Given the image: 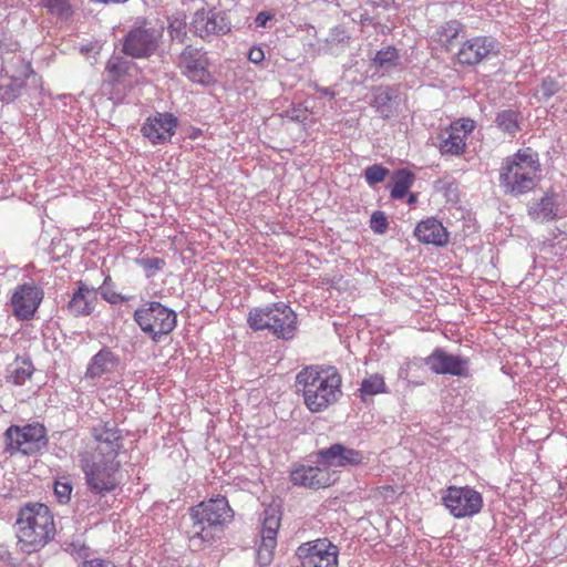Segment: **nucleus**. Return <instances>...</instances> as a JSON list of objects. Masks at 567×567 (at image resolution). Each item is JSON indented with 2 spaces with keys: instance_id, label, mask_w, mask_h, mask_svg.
Masks as SVG:
<instances>
[{
  "instance_id": "24",
  "label": "nucleus",
  "mask_w": 567,
  "mask_h": 567,
  "mask_svg": "<svg viewBox=\"0 0 567 567\" xmlns=\"http://www.w3.org/2000/svg\"><path fill=\"white\" fill-rule=\"evenodd\" d=\"M34 370L30 358L17 357L14 361L7 367L6 380L13 385H23L31 379Z\"/></svg>"
},
{
  "instance_id": "3",
  "label": "nucleus",
  "mask_w": 567,
  "mask_h": 567,
  "mask_svg": "<svg viewBox=\"0 0 567 567\" xmlns=\"http://www.w3.org/2000/svg\"><path fill=\"white\" fill-rule=\"evenodd\" d=\"M298 390L302 392L306 406L311 412H321L334 404L341 396V375L334 368L318 370L302 369L296 377Z\"/></svg>"
},
{
  "instance_id": "50",
  "label": "nucleus",
  "mask_w": 567,
  "mask_h": 567,
  "mask_svg": "<svg viewBox=\"0 0 567 567\" xmlns=\"http://www.w3.org/2000/svg\"><path fill=\"white\" fill-rule=\"evenodd\" d=\"M0 559L6 563H11L12 560V554L4 545H0Z\"/></svg>"
},
{
  "instance_id": "30",
  "label": "nucleus",
  "mask_w": 567,
  "mask_h": 567,
  "mask_svg": "<svg viewBox=\"0 0 567 567\" xmlns=\"http://www.w3.org/2000/svg\"><path fill=\"white\" fill-rule=\"evenodd\" d=\"M371 106L384 118L392 114V91L389 86H378L373 89V99Z\"/></svg>"
},
{
  "instance_id": "7",
  "label": "nucleus",
  "mask_w": 567,
  "mask_h": 567,
  "mask_svg": "<svg viewBox=\"0 0 567 567\" xmlns=\"http://www.w3.org/2000/svg\"><path fill=\"white\" fill-rule=\"evenodd\" d=\"M297 318L292 309L282 303L255 308L249 312L248 323L254 330L268 329L278 338L289 340L295 336Z\"/></svg>"
},
{
  "instance_id": "54",
  "label": "nucleus",
  "mask_w": 567,
  "mask_h": 567,
  "mask_svg": "<svg viewBox=\"0 0 567 567\" xmlns=\"http://www.w3.org/2000/svg\"><path fill=\"white\" fill-rule=\"evenodd\" d=\"M411 287L414 288L416 291H420L423 286L417 285V286H411Z\"/></svg>"
},
{
  "instance_id": "43",
  "label": "nucleus",
  "mask_w": 567,
  "mask_h": 567,
  "mask_svg": "<svg viewBox=\"0 0 567 567\" xmlns=\"http://www.w3.org/2000/svg\"><path fill=\"white\" fill-rule=\"evenodd\" d=\"M388 219L384 213L377 210L371 215L370 227L377 234H384L388 229Z\"/></svg>"
},
{
  "instance_id": "32",
  "label": "nucleus",
  "mask_w": 567,
  "mask_h": 567,
  "mask_svg": "<svg viewBox=\"0 0 567 567\" xmlns=\"http://www.w3.org/2000/svg\"><path fill=\"white\" fill-rule=\"evenodd\" d=\"M25 83L21 79H10L8 82L0 83V101L11 103L19 97Z\"/></svg>"
},
{
  "instance_id": "14",
  "label": "nucleus",
  "mask_w": 567,
  "mask_h": 567,
  "mask_svg": "<svg viewBox=\"0 0 567 567\" xmlns=\"http://www.w3.org/2000/svg\"><path fill=\"white\" fill-rule=\"evenodd\" d=\"M498 43L494 38L478 35L464 41L454 58L456 63L472 66L498 54Z\"/></svg>"
},
{
  "instance_id": "17",
  "label": "nucleus",
  "mask_w": 567,
  "mask_h": 567,
  "mask_svg": "<svg viewBox=\"0 0 567 567\" xmlns=\"http://www.w3.org/2000/svg\"><path fill=\"white\" fill-rule=\"evenodd\" d=\"M43 299L40 286H18L11 296L13 315L20 320L33 318Z\"/></svg>"
},
{
  "instance_id": "5",
  "label": "nucleus",
  "mask_w": 567,
  "mask_h": 567,
  "mask_svg": "<svg viewBox=\"0 0 567 567\" xmlns=\"http://www.w3.org/2000/svg\"><path fill=\"white\" fill-rule=\"evenodd\" d=\"M192 527L188 530L189 540L200 547L212 542L217 530L221 529L233 518V511L224 496L204 501L190 508Z\"/></svg>"
},
{
  "instance_id": "11",
  "label": "nucleus",
  "mask_w": 567,
  "mask_h": 567,
  "mask_svg": "<svg viewBox=\"0 0 567 567\" xmlns=\"http://www.w3.org/2000/svg\"><path fill=\"white\" fill-rule=\"evenodd\" d=\"M442 502L455 518L474 516L483 507L481 493L470 486H449L442 496Z\"/></svg>"
},
{
  "instance_id": "9",
  "label": "nucleus",
  "mask_w": 567,
  "mask_h": 567,
  "mask_svg": "<svg viewBox=\"0 0 567 567\" xmlns=\"http://www.w3.org/2000/svg\"><path fill=\"white\" fill-rule=\"evenodd\" d=\"M7 451L32 455L48 443L47 430L40 423L24 426L11 425L6 433Z\"/></svg>"
},
{
  "instance_id": "20",
  "label": "nucleus",
  "mask_w": 567,
  "mask_h": 567,
  "mask_svg": "<svg viewBox=\"0 0 567 567\" xmlns=\"http://www.w3.org/2000/svg\"><path fill=\"white\" fill-rule=\"evenodd\" d=\"M293 485L311 489L328 487L332 484V475L327 467L301 465L290 474Z\"/></svg>"
},
{
  "instance_id": "49",
  "label": "nucleus",
  "mask_w": 567,
  "mask_h": 567,
  "mask_svg": "<svg viewBox=\"0 0 567 567\" xmlns=\"http://www.w3.org/2000/svg\"><path fill=\"white\" fill-rule=\"evenodd\" d=\"M272 19V14L268 11H261L257 14L255 22L257 27L264 28L267 25V22Z\"/></svg>"
},
{
  "instance_id": "27",
  "label": "nucleus",
  "mask_w": 567,
  "mask_h": 567,
  "mask_svg": "<svg viewBox=\"0 0 567 567\" xmlns=\"http://www.w3.org/2000/svg\"><path fill=\"white\" fill-rule=\"evenodd\" d=\"M116 362L114 353L104 348L100 350L92 359L87 365L85 377L90 379L100 378L105 373L111 372L112 368Z\"/></svg>"
},
{
  "instance_id": "31",
  "label": "nucleus",
  "mask_w": 567,
  "mask_h": 567,
  "mask_svg": "<svg viewBox=\"0 0 567 567\" xmlns=\"http://www.w3.org/2000/svg\"><path fill=\"white\" fill-rule=\"evenodd\" d=\"M518 115L514 110L501 111L495 117V124L497 128L513 136L519 131Z\"/></svg>"
},
{
  "instance_id": "1",
  "label": "nucleus",
  "mask_w": 567,
  "mask_h": 567,
  "mask_svg": "<svg viewBox=\"0 0 567 567\" xmlns=\"http://www.w3.org/2000/svg\"><path fill=\"white\" fill-rule=\"evenodd\" d=\"M91 433L96 444L79 454L80 467L89 491L103 497L121 484L117 477L121 462L117 456L123 447V436L110 422L93 426Z\"/></svg>"
},
{
  "instance_id": "40",
  "label": "nucleus",
  "mask_w": 567,
  "mask_h": 567,
  "mask_svg": "<svg viewBox=\"0 0 567 567\" xmlns=\"http://www.w3.org/2000/svg\"><path fill=\"white\" fill-rule=\"evenodd\" d=\"M42 2L51 14L61 19H68L72 14V8L68 0H42Z\"/></svg>"
},
{
  "instance_id": "15",
  "label": "nucleus",
  "mask_w": 567,
  "mask_h": 567,
  "mask_svg": "<svg viewBox=\"0 0 567 567\" xmlns=\"http://www.w3.org/2000/svg\"><path fill=\"white\" fill-rule=\"evenodd\" d=\"M177 126L178 120L175 115L167 112H157L145 120L141 133L153 145L165 144L171 142Z\"/></svg>"
},
{
  "instance_id": "22",
  "label": "nucleus",
  "mask_w": 567,
  "mask_h": 567,
  "mask_svg": "<svg viewBox=\"0 0 567 567\" xmlns=\"http://www.w3.org/2000/svg\"><path fill=\"white\" fill-rule=\"evenodd\" d=\"M414 235L423 244L444 246L449 241V233L443 224L434 217L420 221L415 227Z\"/></svg>"
},
{
  "instance_id": "12",
  "label": "nucleus",
  "mask_w": 567,
  "mask_h": 567,
  "mask_svg": "<svg viewBox=\"0 0 567 567\" xmlns=\"http://www.w3.org/2000/svg\"><path fill=\"white\" fill-rule=\"evenodd\" d=\"M475 128L471 118H460L442 130L437 136V147L443 156H461L465 152L466 140Z\"/></svg>"
},
{
  "instance_id": "35",
  "label": "nucleus",
  "mask_w": 567,
  "mask_h": 567,
  "mask_svg": "<svg viewBox=\"0 0 567 567\" xmlns=\"http://www.w3.org/2000/svg\"><path fill=\"white\" fill-rule=\"evenodd\" d=\"M35 278H31L28 268H18L10 266L0 274V284L18 281L19 284H34Z\"/></svg>"
},
{
  "instance_id": "38",
  "label": "nucleus",
  "mask_w": 567,
  "mask_h": 567,
  "mask_svg": "<svg viewBox=\"0 0 567 567\" xmlns=\"http://www.w3.org/2000/svg\"><path fill=\"white\" fill-rule=\"evenodd\" d=\"M280 527V517L275 508H267L261 525V537L269 536L277 539V533Z\"/></svg>"
},
{
  "instance_id": "52",
  "label": "nucleus",
  "mask_w": 567,
  "mask_h": 567,
  "mask_svg": "<svg viewBox=\"0 0 567 567\" xmlns=\"http://www.w3.org/2000/svg\"><path fill=\"white\" fill-rule=\"evenodd\" d=\"M318 92L330 97H334L336 95L334 91L330 87H320L318 89Z\"/></svg>"
},
{
  "instance_id": "41",
  "label": "nucleus",
  "mask_w": 567,
  "mask_h": 567,
  "mask_svg": "<svg viewBox=\"0 0 567 567\" xmlns=\"http://www.w3.org/2000/svg\"><path fill=\"white\" fill-rule=\"evenodd\" d=\"M388 174H389V169L379 164L368 166L364 169V177H365L367 183L370 186H373L375 184L383 182Z\"/></svg>"
},
{
  "instance_id": "23",
  "label": "nucleus",
  "mask_w": 567,
  "mask_h": 567,
  "mask_svg": "<svg viewBox=\"0 0 567 567\" xmlns=\"http://www.w3.org/2000/svg\"><path fill=\"white\" fill-rule=\"evenodd\" d=\"M463 24L457 20H450L441 25L436 27L430 38L433 42L437 43L445 51H451L454 45V41L463 32Z\"/></svg>"
},
{
  "instance_id": "45",
  "label": "nucleus",
  "mask_w": 567,
  "mask_h": 567,
  "mask_svg": "<svg viewBox=\"0 0 567 567\" xmlns=\"http://www.w3.org/2000/svg\"><path fill=\"white\" fill-rule=\"evenodd\" d=\"M558 91V83L551 79L546 78L540 85V92L544 99L548 100Z\"/></svg>"
},
{
  "instance_id": "13",
  "label": "nucleus",
  "mask_w": 567,
  "mask_h": 567,
  "mask_svg": "<svg viewBox=\"0 0 567 567\" xmlns=\"http://www.w3.org/2000/svg\"><path fill=\"white\" fill-rule=\"evenodd\" d=\"M182 75L193 83L208 84L212 80L208 71V59L203 49L186 45L175 61Z\"/></svg>"
},
{
  "instance_id": "16",
  "label": "nucleus",
  "mask_w": 567,
  "mask_h": 567,
  "mask_svg": "<svg viewBox=\"0 0 567 567\" xmlns=\"http://www.w3.org/2000/svg\"><path fill=\"white\" fill-rule=\"evenodd\" d=\"M190 25L194 33L202 39L224 35L230 31V23L225 14L215 10H197Z\"/></svg>"
},
{
  "instance_id": "2",
  "label": "nucleus",
  "mask_w": 567,
  "mask_h": 567,
  "mask_svg": "<svg viewBox=\"0 0 567 567\" xmlns=\"http://www.w3.org/2000/svg\"><path fill=\"white\" fill-rule=\"evenodd\" d=\"M16 535L21 551H40L54 539L56 534L54 516L42 503H28L18 512Z\"/></svg>"
},
{
  "instance_id": "19",
  "label": "nucleus",
  "mask_w": 567,
  "mask_h": 567,
  "mask_svg": "<svg viewBox=\"0 0 567 567\" xmlns=\"http://www.w3.org/2000/svg\"><path fill=\"white\" fill-rule=\"evenodd\" d=\"M362 452L348 447L341 443H334L329 447L321 449L317 453V461L326 467L355 466L363 462Z\"/></svg>"
},
{
  "instance_id": "46",
  "label": "nucleus",
  "mask_w": 567,
  "mask_h": 567,
  "mask_svg": "<svg viewBox=\"0 0 567 567\" xmlns=\"http://www.w3.org/2000/svg\"><path fill=\"white\" fill-rule=\"evenodd\" d=\"M265 53L260 47H252L248 52V60L255 64H259L264 61Z\"/></svg>"
},
{
  "instance_id": "34",
  "label": "nucleus",
  "mask_w": 567,
  "mask_h": 567,
  "mask_svg": "<svg viewBox=\"0 0 567 567\" xmlns=\"http://www.w3.org/2000/svg\"><path fill=\"white\" fill-rule=\"evenodd\" d=\"M350 37L343 27H334L331 29L329 37L327 38V47L331 53L343 51L349 44Z\"/></svg>"
},
{
  "instance_id": "10",
  "label": "nucleus",
  "mask_w": 567,
  "mask_h": 567,
  "mask_svg": "<svg viewBox=\"0 0 567 567\" xmlns=\"http://www.w3.org/2000/svg\"><path fill=\"white\" fill-rule=\"evenodd\" d=\"M296 556L300 567H338L339 548L328 538H318L301 544Z\"/></svg>"
},
{
  "instance_id": "18",
  "label": "nucleus",
  "mask_w": 567,
  "mask_h": 567,
  "mask_svg": "<svg viewBox=\"0 0 567 567\" xmlns=\"http://www.w3.org/2000/svg\"><path fill=\"white\" fill-rule=\"evenodd\" d=\"M425 364L436 374L456 377H466L468 374V359L450 354L441 348L435 349L425 359Z\"/></svg>"
},
{
  "instance_id": "29",
  "label": "nucleus",
  "mask_w": 567,
  "mask_h": 567,
  "mask_svg": "<svg viewBox=\"0 0 567 567\" xmlns=\"http://www.w3.org/2000/svg\"><path fill=\"white\" fill-rule=\"evenodd\" d=\"M415 175L408 169H398L392 175L391 198L402 199L412 187Z\"/></svg>"
},
{
  "instance_id": "6",
  "label": "nucleus",
  "mask_w": 567,
  "mask_h": 567,
  "mask_svg": "<svg viewBox=\"0 0 567 567\" xmlns=\"http://www.w3.org/2000/svg\"><path fill=\"white\" fill-rule=\"evenodd\" d=\"M163 30L138 17L122 40V52L132 59H150L161 47Z\"/></svg>"
},
{
  "instance_id": "53",
  "label": "nucleus",
  "mask_w": 567,
  "mask_h": 567,
  "mask_svg": "<svg viewBox=\"0 0 567 567\" xmlns=\"http://www.w3.org/2000/svg\"><path fill=\"white\" fill-rule=\"evenodd\" d=\"M416 200H417L416 194L410 193L409 197H408V204L409 205H414L416 203Z\"/></svg>"
},
{
  "instance_id": "33",
  "label": "nucleus",
  "mask_w": 567,
  "mask_h": 567,
  "mask_svg": "<svg viewBox=\"0 0 567 567\" xmlns=\"http://www.w3.org/2000/svg\"><path fill=\"white\" fill-rule=\"evenodd\" d=\"M386 385L384 379L380 374H372L362 380L360 393L362 400H365L368 395H377L379 393H385Z\"/></svg>"
},
{
  "instance_id": "47",
  "label": "nucleus",
  "mask_w": 567,
  "mask_h": 567,
  "mask_svg": "<svg viewBox=\"0 0 567 567\" xmlns=\"http://www.w3.org/2000/svg\"><path fill=\"white\" fill-rule=\"evenodd\" d=\"M81 567H115V565L110 560L95 558L91 560H85Z\"/></svg>"
},
{
  "instance_id": "28",
  "label": "nucleus",
  "mask_w": 567,
  "mask_h": 567,
  "mask_svg": "<svg viewBox=\"0 0 567 567\" xmlns=\"http://www.w3.org/2000/svg\"><path fill=\"white\" fill-rule=\"evenodd\" d=\"M136 70V64L121 55H112L105 66L107 76L112 82H122L126 76H132Z\"/></svg>"
},
{
  "instance_id": "4",
  "label": "nucleus",
  "mask_w": 567,
  "mask_h": 567,
  "mask_svg": "<svg viewBox=\"0 0 567 567\" xmlns=\"http://www.w3.org/2000/svg\"><path fill=\"white\" fill-rule=\"evenodd\" d=\"M539 172L538 154L529 147L518 150L503 161L499 185L505 194L520 196L536 187Z\"/></svg>"
},
{
  "instance_id": "26",
  "label": "nucleus",
  "mask_w": 567,
  "mask_h": 567,
  "mask_svg": "<svg viewBox=\"0 0 567 567\" xmlns=\"http://www.w3.org/2000/svg\"><path fill=\"white\" fill-rule=\"evenodd\" d=\"M97 291L90 289L89 286H79L68 303L69 311L75 317L90 315L92 311V301Z\"/></svg>"
},
{
  "instance_id": "8",
  "label": "nucleus",
  "mask_w": 567,
  "mask_h": 567,
  "mask_svg": "<svg viewBox=\"0 0 567 567\" xmlns=\"http://www.w3.org/2000/svg\"><path fill=\"white\" fill-rule=\"evenodd\" d=\"M134 319L141 330L158 342L163 336L171 333L176 327V312L153 301L135 310Z\"/></svg>"
},
{
  "instance_id": "21",
  "label": "nucleus",
  "mask_w": 567,
  "mask_h": 567,
  "mask_svg": "<svg viewBox=\"0 0 567 567\" xmlns=\"http://www.w3.org/2000/svg\"><path fill=\"white\" fill-rule=\"evenodd\" d=\"M561 198L558 194L547 192L538 202L528 206V215L536 221H551L563 218Z\"/></svg>"
},
{
  "instance_id": "44",
  "label": "nucleus",
  "mask_w": 567,
  "mask_h": 567,
  "mask_svg": "<svg viewBox=\"0 0 567 567\" xmlns=\"http://www.w3.org/2000/svg\"><path fill=\"white\" fill-rule=\"evenodd\" d=\"M95 291H97V293H100L103 299L113 305H118L126 300V297L113 291L112 286H99Z\"/></svg>"
},
{
  "instance_id": "25",
  "label": "nucleus",
  "mask_w": 567,
  "mask_h": 567,
  "mask_svg": "<svg viewBox=\"0 0 567 567\" xmlns=\"http://www.w3.org/2000/svg\"><path fill=\"white\" fill-rule=\"evenodd\" d=\"M400 65L401 56L398 49L393 45L380 49L371 60V66L381 75L392 72L400 68Z\"/></svg>"
},
{
  "instance_id": "37",
  "label": "nucleus",
  "mask_w": 567,
  "mask_h": 567,
  "mask_svg": "<svg viewBox=\"0 0 567 567\" xmlns=\"http://www.w3.org/2000/svg\"><path fill=\"white\" fill-rule=\"evenodd\" d=\"M277 539L269 536L261 537L257 549V561L260 566H268L272 561Z\"/></svg>"
},
{
  "instance_id": "36",
  "label": "nucleus",
  "mask_w": 567,
  "mask_h": 567,
  "mask_svg": "<svg viewBox=\"0 0 567 567\" xmlns=\"http://www.w3.org/2000/svg\"><path fill=\"white\" fill-rule=\"evenodd\" d=\"M167 32L172 42L184 43L187 38V23L183 17L168 19Z\"/></svg>"
},
{
  "instance_id": "55",
  "label": "nucleus",
  "mask_w": 567,
  "mask_h": 567,
  "mask_svg": "<svg viewBox=\"0 0 567 567\" xmlns=\"http://www.w3.org/2000/svg\"><path fill=\"white\" fill-rule=\"evenodd\" d=\"M110 280H111V279H110V277H106V278L104 279L103 284L110 285Z\"/></svg>"
},
{
  "instance_id": "48",
  "label": "nucleus",
  "mask_w": 567,
  "mask_h": 567,
  "mask_svg": "<svg viewBox=\"0 0 567 567\" xmlns=\"http://www.w3.org/2000/svg\"><path fill=\"white\" fill-rule=\"evenodd\" d=\"M373 8L390 9L396 4V0H368Z\"/></svg>"
},
{
  "instance_id": "51",
  "label": "nucleus",
  "mask_w": 567,
  "mask_h": 567,
  "mask_svg": "<svg viewBox=\"0 0 567 567\" xmlns=\"http://www.w3.org/2000/svg\"><path fill=\"white\" fill-rule=\"evenodd\" d=\"M288 113V116L291 118V120H295V121H302L305 120V116L301 115V111L298 110V109H292L291 111H287Z\"/></svg>"
},
{
  "instance_id": "39",
  "label": "nucleus",
  "mask_w": 567,
  "mask_h": 567,
  "mask_svg": "<svg viewBox=\"0 0 567 567\" xmlns=\"http://www.w3.org/2000/svg\"><path fill=\"white\" fill-rule=\"evenodd\" d=\"M135 262L144 270L147 278L155 276L166 266L165 259L159 257L142 256L136 258Z\"/></svg>"
},
{
  "instance_id": "42",
  "label": "nucleus",
  "mask_w": 567,
  "mask_h": 567,
  "mask_svg": "<svg viewBox=\"0 0 567 567\" xmlns=\"http://www.w3.org/2000/svg\"><path fill=\"white\" fill-rule=\"evenodd\" d=\"M53 488L55 497L60 504H66L70 501L73 487L68 480L55 481Z\"/></svg>"
}]
</instances>
